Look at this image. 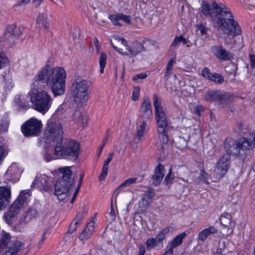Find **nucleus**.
Here are the masks:
<instances>
[{
    "instance_id": "f257e3e1",
    "label": "nucleus",
    "mask_w": 255,
    "mask_h": 255,
    "mask_svg": "<svg viewBox=\"0 0 255 255\" xmlns=\"http://www.w3.org/2000/svg\"><path fill=\"white\" fill-rule=\"evenodd\" d=\"M203 13L209 15L218 29L221 30L224 34L235 37L242 33V30L238 22L229 8L224 5L218 4L216 1L211 4L205 3L202 5Z\"/></svg>"
},
{
    "instance_id": "f03ea898",
    "label": "nucleus",
    "mask_w": 255,
    "mask_h": 255,
    "mask_svg": "<svg viewBox=\"0 0 255 255\" xmlns=\"http://www.w3.org/2000/svg\"><path fill=\"white\" fill-rule=\"evenodd\" d=\"M63 133L61 124L53 119L47 122V127L44 132V136L47 139L55 140L57 142L55 147V154L69 159L76 160L78 157L80 150V144L75 140H70L65 141L63 144L61 138Z\"/></svg>"
},
{
    "instance_id": "7ed1b4c3",
    "label": "nucleus",
    "mask_w": 255,
    "mask_h": 255,
    "mask_svg": "<svg viewBox=\"0 0 255 255\" xmlns=\"http://www.w3.org/2000/svg\"><path fill=\"white\" fill-rule=\"evenodd\" d=\"M66 78V73L63 68L56 67L53 69L46 65L38 72L33 85L37 89L49 85L53 95L57 97L65 92Z\"/></svg>"
},
{
    "instance_id": "20e7f679",
    "label": "nucleus",
    "mask_w": 255,
    "mask_h": 255,
    "mask_svg": "<svg viewBox=\"0 0 255 255\" xmlns=\"http://www.w3.org/2000/svg\"><path fill=\"white\" fill-rule=\"evenodd\" d=\"M224 146L227 153L223 154L217 162L214 170L216 177L221 178L224 176L228 171L230 164V155L237 156L243 161L246 158V154L243 151L241 152L238 142L231 138H227L225 141Z\"/></svg>"
},
{
    "instance_id": "39448f33",
    "label": "nucleus",
    "mask_w": 255,
    "mask_h": 255,
    "mask_svg": "<svg viewBox=\"0 0 255 255\" xmlns=\"http://www.w3.org/2000/svg\"><path fill=\"white\" fill-rule=\"evenodd\" d=\"M153 104L157 125L158 137L161 143L159 149L163 152L168 141L167 117L161 106V99L157 94H154L153 95Z\"/></svg>"
},
{
    "instance_id": "423d86ee",
    "label": "nucleus",
    "mask_w": 255,
    "mask_h": 255,
    "mask_svg": "<svg viewBox=\"0 0 255 255\" xmlns=\"http://www.w3.org/2000/svg\"><path fill=\"white\" fill-rule=\"evenodd\" d=\"M58 170L62 177L55 184L54 195L59 201H66L74 186V178L72 177L73 173L69 166L59 168Z\"/></svg>"
},
{
    "instance_id": "0eeeda50",
    "label": "nucleus",
    "mask_w": 255,
    "mask_h": 255,
    "mask_svg": "<svg viewBox=\"0 0 255 255\" xmlns=\"http://www.w3.org/2000/svg\"><path fill=\"white\" fill-rule=\"evenodd\" d=\"M111 43L114 48L120 53L125 55L135 56L142 51L146 50L143 44L148 45L151 43V42L149 40H144L141 43L135 41L129 46L125 38L114 36L113 38L111 39Z\"/></svg>"
},
{
    "instance_id": "6e6552de",
    "label": "nucleus",
    "mask_w": 255,
    "mask_h": 255,
    "mask_svg": "<svg viewBox=\"0 0 255 255\" xmlns=\"http://www.w3.org/2000/svg\"><path fill=\"white\" fill-rule=\"evenodd\" d=\"M91 82L78 77L74 81L70 88L71 98L78 106L85 104L89 99Z\"/></svg>"
},
{
    "instance_id": "1a4fd4ad",
    "label": "nucleus",
    "mask_w": 255,
    "mask_h": 255,
    "mask_svg": "<svg viewBox=\"0 0 255 255\" xmlns=\"http://www.w3.org/2000/svg\"><path fill=\"white\" fill-rule=\"evenodd\" d=\"M35 88V90L29 93L30 102L33 109L44 114L50 109L53 103V99L47 91H38L39 89Z\"/></svg>"
},
{
    "instance_id": "9d476101",
    "label": "nucleus",
    "mask_w": 255,
    "mask_h": 255,
    "mask_svg": "<svg viewBox=\"0 0 255 255\" xmlns=\"http://www.w3.org/2000/svg\"><path fill=\"white\" fill-rule=\"evenodd\" d=\"M25 244L16 240H11L9 234L4 233L0 240V255H16Z\"/></svg>"
},
{
    "instance_id": "9b49d317",
    "label": "nucleus",
    "mask_w": 255,
    "mask_h": 255,
    "mask_svg": "<svg viewBox=\"0 0 255 255\" xmlns=\"http://www.w3.org/2000/svg\"><path fill=\"white\" fill-rule=\"evenodd\" d=\"M30 196L29 190H25L20 192L17 199L12 204L8 212L4 215L3 218L8 224L11 223L12 219L17 216L24 207Z\"/></svg>"
},
{
    "instance_id": "f8f14e48",
    "label": "nucleus",
    "mask_w": 255,
    "mask_h": 255,
    "mask_svg": "<svg viewBox=\"0 0 255 255\" xmlns=\"http://www.w3.org/2000/svg\"><path fill=\"white\" fill-rule=\"evenodd\" d=\"M205 100L210 103L218 102L220 105L223 106L233 101V96L230 93L224 91L211 90L206 92Z\"/></svg>"
},
{
    "instance_id": "ddd939ff",
    "label": "nucleus",
    "mask_w": 255,
    "mask_h": 255,
    "mask_svg": "<svg viewBox=\"0 0 255 255\" xmlns=\"http://www.w3.org/2000/svg\"><path fill=\"white\" fill-rule=\"evenodd\" d=\"M21 34L20 28L15 24H12L7 26L5 32L1 37L0 40L11 45L19 39Z\"/></svg>"
},
{
    "instance_id": "4468645a",
    "label": "nucleus",
    "mask_w": 255,
    "mask_h": 255,
    "mask_svg": "<svg viewBox=\"0 0 255 255\" xmlns=\"http://www.w3.org/2000/svg\"><path fill=\"white\" fill-rule=\"evenodd\" d=\"M41 122L36 119H31L21 127V130L25 136H36L41 131Z\"/></svg>"
},
{
    "instance_id": "2eb2a0df",
    "label": "nucleus",
    "mask_w": 255,
    "mask_h": 255,
    "mask_svg": "<svg viewBox=\"0 0 255 255\" xmlns=\"http://www.w3.org/2000/svg\"><path fill=\"white\" fill-rule=\"evenodd\" d=\"M142 118L150 120L153 117L151 101L148 97H144L139 110Z\"/></svg>"
},
{
    "instance_id": "dca6fc26",
    "label": "nucleus",
    "mask_w": 255,
    "mask_h": 255,
    "mask_svg": "<svg viewBox=\"0 0 255 255\" xmlns=\"http://www.w3.org/2000/svg\"><path fill=\"white\" fill-rule=\"evenodd\" d=\"M37 185V188L40 191H46L49 193L52 192L51 185L49 184L47 179L45 177H36L31 185V188H34Z\"/></svg>"
},
{
    "instance_id": "f3484780",
    "label": "nucleus",
    "mask_w": 255,
    "mask_h": 255,
    "mask_svg": "<svg viewBox=\"0 0 255 255\" xmlns=\"http://www.w3.org/2000/svg\"><path fill=\"white\" fill-rule=\"evenodd\" d=\"M252 139H248L245 137L241 138L239 141V148L241 152L242 151L246 154V150L253 149L255 145V134H252Z\"/></svg>"
},
{
    "instance_id": "a211bd4d",
    "label": "nucleus",
    "mask_w": 255,
    "mask_h": 255,
    "mask_svg": "<svg viewBox=\"0 0 255 255\" xmlns=\"http://www.w3.org/2000/svg\"><path fill=\"white\" fill-rule=\"evenodd\" d=\"M185 236L186 234L182 233L175 237L171 241L169 242L166 248V255H173V249L181 244L183 242V239Z\"/></svg>"
},
{
    "instance_id": "6ab92c4d",
    "label": "nucleus",
    "mask_w": 255,
    "mask_h": 255,
    "mask_svg": "<svg viewBox=\"0 0 255 255\" xmlns=\"http://www.w3.org/2000/svg\"><path fill=\"white\" fill-rule=\"evenodd\" d=\"M10 189L6 187H0V210L5 208L9 203Z\"/></svg>"
},
{
    "instance_id": "aec40b11",
    "label": "nucleus",
    "mask_w": 255,
    "mask_h": 255,
    "mask_svg": "<svg viewBox=\"0 0 255 255\" xmlns=\"http://www.w3.org/2000/svg\"><path fill=\"white\" fill-rule=\"evenodd\" d=\"M164 166L161 164H159L155 167L151 178L152 184L157 186L160 183L164 176Z\"/></svg>"
},
{
    "instance_id": "412c9836",
    "label": "nucleus",
    "mask_w": 255,
    "mask_h": 255,
    "mask_svg": "<svg viewBox=\"0 0 255 255\" xmlns=\"http://www.w3.org/2000/svg\"><path fill=\"white\" fill-rule=\"evenodd\" d=\"M211 50L215 56L220 60L226 61L230 59V53L224 48L222 45L213 46Z\"/></svg>"
},
{
    "instance_id": "4be33fe9",
    "label": "nucleus",
    "mask_w": 255,
    "mask_h": 255,
    "mask_svg": "<svg viewBox=\"0 0 255 255\" xmlns=\"http://www.w3.org/2000/svg\"><path fill=\"white\" fill-rule=\"evenodd\" d=\"M93 42L96 47L97 53L100 54L99 62L100 66V73L103 74L107 63V55L104 52H100L101 45L97 38H94Z\"/></svg>"
},
{
    "instance_id": "5701e85b",
    "label": "nucleus",
    "mask_w": 255,
    "mask_h": 255,
    "mask_svg": "<svg viewBox=\"0 0 255 255\" xmlns=\"http://www.w3.org/2000/svg\"><path fill=\"white\" fill-rule=\"evenodd\" d=\"M38 216L37 211L34 209H29L23 213L20 220V224L23 226L29 223L32 219Z\"/></svg>"
},
{
    "instance_id": "b1692460",
    "label": "nucleus",
    "mask_w": 255,
    "mask_h": 255,
    "mask_svg": "<svg viewBox=\"0 0 255 255\" xmlns=\"http://www.w3.org/2000/svg\"><path fill=\"white\" fill-rule=\"evenodd\" d=\"M109 18L113 21L114 25L120 26L122 25V24L119 22V20H122L126 23H129L131 19L130 16L124 15L123 13L111 15Z\"/></svg>"
},
{
    "instance_id": "393cba45",
    "label": "nucleus",
    "mask_w": 255,
    "mask_h": 255,
    "mask_svg": "<svg viewBox=\"0 0 255 255\" xmlns=\"http://www.w3.org/2000/svg\"><path fill=\"white\" fill-rule=\"evenodd\" d=\"M146 125L145 122L143 121L141 125L139 127H137L136 133L133 138V142L135 143V145H134V144L131 145L133 148H136L137 143L141 140V138L144 135Z\"/></svg>"
},
{
    "instance_id": "a878e982",
    "label": "nucleus",
    "mask_w": 255,
    "mask_h": 255,
    "mask_svg": "<svg viewBox=\"0 0 255 255\" xmlns=\"http://www.w3.org/2000/svg\"><path fill=\"white\" fill-rule=\"evenodd\" d=\"M218 232V230L213 226H210L201 231L198 235V240L204 242L211 234Z\"/></svg>"
},
{
    "instance_id": "bb28decb",
    "label": "nucleus",
    "mask_w": 255,
    "mask_h": 255,
    "mask_svg": "<svg viewBox=\"0 0 255 255\" xmlns=\"http://www.w3.org/2000/svg\"><path fill=\"white\" fill-rule=\"evenodd\" d=\"M36 23L39 27H43L47 29L49 27V22L47 15L43 13H39L36 20Z\"/></svg>"
},
{
    "instance_id": "cd10ccee",
    "label": "nucleus",
    "mask_w": 255,
    "mask_h": 255,
    "mask_svg": "<svg viewBox=\"0 0 255 255\" xmlns=\"http://www.w3.org/2000/svg\"><path fill=\"white\" fill-rule=\"evenodd\" d=\"M72 119L73 121L84 125L85 121L86 122L87 118L85 115H82L81 111L79 110H76L72 115Z\"/></svg>"
},
{
    "instance_id": "c85d7f7f",
    "label": "nucleus",
    "mask_w": 255,
    "mask_h": 255,
    "mask_svg": "<svg viewBox=\"0 0 255 255\" xmlns=\"http://www.w3.org/2000/svg\"><path fill=\"white\" fill-rule=\"evenodd\" d=\"M7 173L11 176L18 177L21 172L15 164H12L8 169Z\"/></svg>"
},
{
    "instance_id": "c756f323",
    "label": "nucleus",
    "mask_w": 255,
    "mask_h": 255,
    "mask_svg": "<svg viewBox=\"0 0 255 255\" xmlns=\"http://www.w3.org/2000/svg\"><path fill=\"white\" fill-rule=\"evenodd\" d=\"M221 223L225 227H229L231 225L232 220L230 214H225L221 217Z\"/></svg>"
},
{
    "instance_id": "7c9ffc66",
    "label": "nucleus",
    "mask_w": 255,
    "mask_h": 255,
    "mask_svg": "<svg viewBox=\"0 0 255 255\" xmlns=\"http://www.w3.org/2000/svg\"><path fill=\"white\" fill-rule=\"evenodd\" d=\"M209 80L218 84H221L224 81V78L220 74L212 73Z\"/></svg>"
},
{
    "instance_id": "2f4dec72",
    "label": "nucleus",
    "mask_w": 255,
    "mask_h": 255,
    "mask_svg": "<svg viewBox=\"0 0 255 255\" xmlns=\"http://www.w3.org/2000/svg\"><path fill=\"white\" fill-rule=\"evenodd\" d=\"M155 196L154 190L153 189H149V191L146 192L143 195L142 198L148 201L150 203L152 202V198Z\"/></svg>"
},
{
    "instance_id": "473e14b6",
    "label": "nucleus",
    "mask_w": 255,
    "mask_h": 255,
    "mask_svg": "<svg viewBox=\"0 0 255 255\" xmlns=\"http://www.w3.org/2000/svg\"><path fill=\"white\" fill-rule=\"evenodd\" d=\"M86 214L87 212L86 211H83L82 212H78L73 221H76L75 222H76V224H79V225H81L83 223L82 220Z\"/></svg>"
},
{
    "instance_id": "72a5a7b5",
    "label": "nucleus",
    "mask_w": 255,
    "mask_h": 255,
    "mask_svg": "<svg viewBox=\"0 0 255 255\" xmlns=\"http://www.w3.org/2000/svg\"><path fill=\"white\" fill-rule=\"evenodd\" d=\"M15 102L16 105L21 109H26L28 106V103L26 101L22 102L19 97L15 98Z\"/></svg>"
},
{
    "instance_id": "f704fd0d",
    "label": "nucleus",
    "mask_w": 255,
    "mask_h": 255,
    "mask_svg": "<svg viewBox=\"0 0 255 255\" xmlns=\"http://www.w3.org/2000/svg\"><path fill=\"white\" fill-rule=\"evenodd\" d=\"M137 179V178H129L126 180L123 183L121 184V185L117 189V190L123 187L128 186L130 185L135 183Z\"/></svg>"
},
{
    "instance_id": "c9c22d12",
    "label": "nucleus",
    "mask_w": 255,
    "mask_h": 255,
    "mask_svg": "<svg viewBox=\"0 0 255 255\" xmlns=\"http://www.w3.org/2000/svg\"><path fill=\"white\" fill-rule=\"evenodd\" d=\"M86 255H107V252L101 247H98L95 249L94 254H92L90 251Z\"/></svg>"
},
{
    "instance_id": "e433bc0d",
    "label": "nucleus",
    "mask_w": 255,
    "mask_h": 255,
    "mask_svg": "<svg viewBox=\"0 0 255 255\" xmlns=\"http://www.w3.org/2000/svg\"><path fill=\"white\" fill-rule=\"evenodd\" d=\"M189 138V137H187V139H185L183 137H179L177 139V143L179 144V148H182L187 147Z\"/></svg>"
},
{
    "instance_id": "4c0bfd02",
    "label": "nucleus",
    "mask_w": 255,
    "mask_h": 255,
    "mask_svg": "<svg viewBox=\"0 0 255 255\" xmlns=\"http://www.w3.org/2000/svg\"><path fill=\"white\" fill-rule=\"evenodd\" d=\"M8 64V60L3 53H0V69Z\"/></svg>"
},
{
    "instance_id": "58836bf2",
    "label": "nucleus",
    "mask_w": 255,
    "mask_h": 255,
    "mask_svg": "<svg viewBox=\"0 0 255 255\" xmlns=\"http://www.w3.org/2000/svg\"><path fill=\"white\" fill-rule=\"evenodd\" d=\"M91 235H92V234L89 233L87 230V229H84L83 230V231L82 232V233H81V234L80 235V236H79V239L80 240L84 241V240H87L88 239H89L91 237Z\"/></svg>"
},
{
    "instance_id": "ea45409f",
    "label": "nucleus",
    "mask_w": 255,
    "mask_h": 255,
    "mask_svg": "<svg viewBox=\"0 0 255 255\" xmlns=\"http://www.w3.org/2000/svg\"><path fill=\"white\" fill-rule=\"evenodd\" d=\"M140 91L139 87H134L132 91V100L134 101H136L139 98Z\"/></svg>"
},
{
    "instance_id": "a19ab883",
    "label": "nucleus",
    "mask_w": 255,
    "mask_h": 255,
    "mask_svg": "<svg viewBox=\"0 0 255 255\" xmlns=\"http://www.w3.org/2000/svg\"><path fill=\"white\" fill-rule=\"evenodd\" d=\"M150 203V202L142 198L141 201L139 202V206L142 209V210H145L148 207Z\"/></svg>"
},
{
    "instance_id": "79ce46f5",
    "label": "nucleus",
    "mask_w": 255,
    "mask_h": 255,
    "mask_svg": "<svg viewBox=\"0 0 255 255\" xmlns=\"http://www.w3.org/2000/svg\"><path fill=\"white\" fill-rule=\"evenodd\" d=\"M109 217L111 221H114L116 219V213L114 209L113 203L111 205V211L107 215V217Z\"/></svg>"
},
{
    "instance_id": "37998d69",
    "label": "nucleus",
    "mask_w": 255,
    "mask_h": 255,
    "mask_svg": "<svg viewBox=\"0 0 255 255\" xmlns=\"http://www.w3.org/2000/svg\"><path fill=\"white\" fill-rule=\"evenodd\" d=\"M172 173V169L171 168H170L169 171L167 175L165 176V179L164 180V183L166 185H168L169 184H171L172 182V180L173 179L171 177Z\"/></svg>"
},
{
    "instance_id": "c03bdc74",
    "label": "nucleus",
    "mask_w": 255,
    "mask_h": 255,
    "mask_svg": "<svg viewBox=\"0 0 255 255\" xmlns=\"http://www.w3.org/2000/svg\"><path fill=\"white\" fill-rule=\"evenodd\" d=\"M212 73H211L210 70L207 68H204L202 71V75L205 78L209 80Z\"/></svg>"
},
{
    "instance_id": "a18cd8bd",
    "label": "nucleus",
    "mask_w": 255,
    "mask_h": 255,
    "mask_svg": "<svg viewBox=\"0 0 255 255\" xmlns=\"http://www.w3.org/2000/svg\"><path fill=\"white\" fill-rule=\"evenodd\" d=\"M7 154V151L5 147L0 143V162Z\"/></svg>"
},
{
    "instance_id": "49530a36",
    "label": "nucleus",
    "mask_w": 255,
    "mask_h": 255,
    "mask_svg": "<svg viewBox=\"0 0 255 255\" xmlns=\"http://www.w3.org/2000/svg\"><path fill=\"white\" fill-rule=\"evenodd\" d=\"M147 74L146 73H142L139 74L135 75L132 77V80L133 81L137 82L139 79H144L147 77Z\"/></svg>"
},
{
    "instance_id": "de8ad7c7",
    "label": "nucleus",
    "mask_w": 255,
    "mask_h": 255,
    "mask_svg": "<svg viewBox=\"0 0 255 255\" xmlns=\"http://www.w3.org/2000/svg\"><path fill=\"white\" fill-rule=\"evenodd\" d=\"M157 242L156 238H151L146 241V245L147 247L152 248L155 246V243Z\"/></svg>"
},
{
    "instance_id": "09e8293b",
    "label": "nucleus",
    "mask_w": 255,
    "mask_h": 255,
    "mask_svg": "<svg viewBox=\"0 0 255 255\" xmlns=\"http://www.w3.org/2000/svg\"><path fill=\"white\" fill-rule=\"evenodd\" d=\"M208 173L206 172L204 170H201L199 178L201 181L206 182V179L208 178Z\"/></svg>"
},
{
    "instance_id": "8fccbe9b",
    "label": "nucleus",
    "mask_w": 255,
    "mask_h": 255,
    "mask_svg": "<svg viewBox=\"0 0 255 255\" xmlns=\"http://www.w3.org/2000/svg\"><path fill=\"white\" fill-rule=\"evenodd\" d=\"M78 226H79V224H76V222L74 224L72 223L69 226L68 232L70 234L74 233L76 230Z\"/></svg>"
},
{
    "instance_id": "3c124183",
    "label": "nucleus",
    "mask_w": 255,
    "mask_h": 255,
    "mask_svg": "<svg viewBox=\"0 0 255 255\" xmlns=\"http://www.w3.org/2000/svg\"><path fill=\"white\" fill-rule=\"evenodd\" d=\"M204 108L201 106H197L194 107V112L198 116H200L201 113L204 112Z\"/></svg>"
},
{
    "instance_id": "603ef678",
    "label": "nucleus",
    "mask_w": 255,
    "mask_h": 255,
    "mask_svg": "<svg viewBox=\"0 0 255 255\" xmlns=\"http://www.w3.org/2000/svg\"><path fill=\"white\" fill-rule=\"evenodd\" d=\"M181 35H180V36H178V37H176L174 38V40L171 45V47H174L177 46L179 43L181 42Z\"/></svg>"
},
{
    "instance_id": "864d4df0",
    "label": "nucleus",
    "mask_w": 255,
    "mask_h": 255,
    "mask_svg": "<svg viewBox=\"0 0 255 255\" xmlns=\"http://www.w3.org/2000/svg\"><path fill=\"white\" fill-rule=\"evenodd\" d=\"M237 69V66L234 64L232 63L226 67V71L230 72V73H232V71H233L234 70L236 71Z\"/></svg>"
},
{
    "instance_id": "5fc2aeb1",
    "label": "nucleus",
    "mask_w": 255,
    "mask_h": 255,
    "mask_svg": "<svg viewBox=\"0 0 255 255\" xmlns=\"http://www.w3.org/2000/svg\"><path fill=\"white\" fill-rule=\"evenodd\" d=\"M94 222H90L88 224L87 226H86V227L85 229H87V230L89 233H90L91 234H92L93 232L94 231Z\"/></svg>"
},
{
    "instance_id": "6e6d98bb",
    "label": "nucleus",
    "mask_w": 255,
    "mask_h": 255,
    "mask_svg": "<svg viewBox=\"0 0 255 255\" xmlns=\"http://www.w3.org/2000/svg\"><path fill=\"white\" fill-rule=\"evenodd\" d=\"M83 178H84V174L83 173L80 174L79 183H78V184L77 187L75 190V191L76 192H79V191L80 190V187L81 186V184H82V181L83 180Z\"/></svg>"
},
{
    "instance_id": "4d7b16f0",
    "label": "nucleus",
    "mask_w": 255,
    "mask_h": 255,
    "mask_svg": "<svg viewBox=\"0 0 255 255\" xmlns=\"http://www.w3.org/2000/svg\"><path fill=\"white\" fill-rule=\"evenodd\" d=\"M109 132H110V129H109L108 130H107V135H106V136L105 137V138L103 140V145L101 146V148H100V152H101L102 151V150H103V148L104 146V145L106 144V143L108 142V137L109 136Z\"/></svg>"
},
{
    "instance_id": "13d9d810",
    "label": "nucleus",
    "mask_w": 255,
    "mask_h": 255,
    "mask_svg": "<svg viewBox=\"0 0 255 255\" xmlns=\"http://www.w3.org/2000/svg\"><path fill=\"white\" fill-rule=\"evenodd\" d=\"M249 57L251 61V66L253 68L255 67V54H250Z\"/></svg>"
},
{
    "instance_id": "bf43d9fd",
    "label": "nucleus",
    "mask_w": 255,
    "mask_h": 255,
    "mask_svg": "<svg viewBox=\"0 0 255 255\" xmlns=\"http://www.w3.org/2000/svg\"><path fill=\"white\" fill-rule=\"evenodd\" d=\"M114 155V152H111L109 154V157L105 160L104 161V163L105 164H106V165H109V164L110 163V162L111 161V160H112L113 159V157Z\"/></svg>"
},
{
    "instance_id": "052dcab7",
    "label": "nucleus",
    "mask_w": 255,
    "mask_h": 255,
    "mask_svg": "<svg viewBox=\"0 0 255 255\" xmlns=\"http://www.w3.org/2000/svg\"><path fill=\"white\" fill-rule=\"evenodd\" d=\"M165 236H164V235H163L161 233L159 232L155 238L157 242H160L165 239Z\"/></svg>"
},
{
    "instance_id": "680f3d73",
    "label": "nucleus",
    "mask_w": 255,
    "mask_h": 255,
    "mask_svg": "<svg viewBox=\"0 0 255 255\" xmlns=\"http://www.w3.org/2000/svg\"><path fill=\"white\" fill-rule=\"evenodd\" d=\"M243 125L242 123H239L237 125V129H236L235 130L237 131V132H245L244 131V129L243 128Z\"/></svg>"
},
{
    "instance_id": "e2e57ef3",
    "label": "nucleus",
    "mask_w": 255,
    "mask_h": 255,
    "mask_svg": "<svg viewBox=\"0 0 255 255\" xmlns=\"http://www.w3.org/2000/svg\"><path fill=\"white\" fill-rule=\"evenodd\" d=\"M108 172L102 171V173L100 174L99 177V179L100 181L104 180L106 177L107 176Z\"/></svg>"
},
{
    "instance_id": "0e129e2a",
    "label": "nucleus",
    "mask_w": 255,
    "mask_h": 255,
    "mask_svg": "<svg viewBox=\"0 0 255 255\" xmlns=\"http://www.w3.org/2000/svg\"><path fill=\"white\" fill-rule=\"evenodd\" d=\"M171 227H165L160 232L164 236L168 234L170 230Z\"/></svg>"
},
{
    "instance_id": "69168bd1",
    "label": "nucleus",
    "mask_w": 255,
    "mask_h": 255,
    "mask_svg": "<svg viewBox=\"0 0 255 255\" xmlns=\"http://www.w3.org/2000/svg\"><path fill=\"white\" fill-rule=\"evenodd\" d=\"M7 129V126L6 124H0V132L6 131Z\"/></svg>"
},
{
    "instance_id": "338daca9",
    "label": "nucleus",
    "mask_w": 255,
    "mask_h": 255,
    "mask_svg": "<svg viewBox=\"0 0 255 255\" xmlns=\"http://www.w3.org/2000/svg\"><path fill=\"white\" fill-rule=\"evenodd\" d=\"M175 63V61L173 59H171L170 61L168 62L167 65L166 66V69H170L172 70V67L173 66L174 63Z\"/></svg>"
},
{
    "instance_id": "774afa93",
    "label": "nucleus",
    "mask_w": 255,
    "mask_h": 255,
    "mask_svg": "<svg viewBox=\"0 0 255 255\" xmlns=\"http://www.w3.org/2000/svg\"><path fill=\"white\" fill-rule=\"evenodd\" d=\"M44 159L47 162H49L52 159H54V158L49 153H45L44 154Z\"/></svg>"
}]
</instances>
